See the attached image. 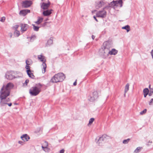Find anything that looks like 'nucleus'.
Masks as SVG:
<instances>
[{
	"instance_id": "nucleus-52",
	"label": "nucleus",
	"mask_w": 153,
	"mask_h": 153,
	"mask_svg": "<svg viewBox=\"0 0 153 153\" xmlns=\"http://www.w3.org/2000/svg\"><path fill=\"white\" fill-rule=\"evenodd\" d=\"M46 23H47V22H45L44 24H43V26H45L46 25Z\"/></svg>"
},
{
	"instance_id": "nucleus-34",
	"label": "nucleus",
	"mask_w": 153,
	"mask_h": 153,
	"mask_svg": "<svg viewBox=\"0 0 153 153\" xmlns=\"http://www.w3.org/2000/svg\"><path fill=\"white\" fill-rule=\"evenodd\" d=\"M94 118H91L89 120V123L88 125H91L92 123L93 122H94Z\"/></svg>"
},
{
	"instance_id": "nucleus-43",
	"label": "nucleus",
	"mask_w": 153,
	"mask_h": 153,
	"mask_svg": "<svg viewBox=\"0 0 153 153\" xmlns=\"http://www.w3.org/2000/svg\"><path fill=\"white\" fill-rule=\"evenodd\" d=\"M64 150L63 149L61 150L60 151V153H64Z\"/></svg>"
},
{
	"instance_id": "nucleus-16",
	"label": "nucleus",
	"mask_w": 153,
	"mask_h": 153,
	"mask_svg": "<svg viewBox=\"0 0 153 153\" xmlns=\"http://www.w3.org/2000/svg\"><path fill=\"white\" fill-rule=\"evenodd\" d=\"M30 10L27 9L23 10H21L20 11L19 14L22 16H25L27 13L30 12Z\"/></svg>"
},
{
	"instance_id": "nucleus-15",
	"label": "nucleus",
	"mask_w": 153,
	"mask_h": 153,
	"mask_svg": "<svg viewBox=\"0 0 153 153\" xmlns=\"http://www.w3.org/2000/svg\"><path fill=\"white\" fill-rule=\"evenodd\" d=\"M0 104L1 106H4L5 104H6L7 103V102L10 101V99L9 98L7 99L5 98L2 99V100L1 99H0Z\"/></svg>"
},
{
	"instance_id": "nucleus-17",
	"label": "nucleus",
	"mask_w": 153,
	"mask_h": 153,
	"mask_svg": "<svg viewBox=\"0 0 153 153\" xmlns=\"http://www.w3.org/2000/svg\"><path fill=\"white\" fill-rule=\"evenodd\" d=\"M21 138L24 141H27L30 139V137L26 134L23 135Z\"/></svg>"
},
{
	"instance_id": "nucleus-7",
	"label": "nucleus",
	"mask_w": 153,
	"mask_h": 153,
	"mask_svg": "<svg viewBox=\"0 0 153 153\" xmlns=\"http://www.w3.org/2000/svg\"><path fill=\"white\" fill-rule=\"evenodd\" d=\"M100 55L103 58H105L109 54V50L104 48H102L101 50Z\"/></svg>"
},
{
	"instance_id": "nucleus-47",
	"label": "nucleus",
	"mask_w": 153,
	"mask_h": 153,
	"mask_svg": "<svg viewBox=\"0 0 153 153\" xmlns=\"http://www.w3.org/2000/svg\"><path fill=\"white\" fill-rule=\"evenodd\" d=\"M18 143L22 145V144L23 143V142L22 141H19Z\"/></svg>"
},
{
	"instance_id": "nucleus-27",
	"label": "nucleus",
	"mask_w": 153,
	"mask_h": 153,
	"mask_svg": "<svg viewBox=\"0 0 153 153\" xmlns=\"http://www.w3.org/2000/svg\"><path fill=\"white\" fill-rule=\"evenodd\" d=\"M108 7V6H107ZM116 6L115 1H113L112 2H111L109 4V7H114Z\"/></svg>"
},
{
	"instance_id": "nucleus-38",
	"label": "nucleus",
	"mask_w": 153,
	"mask_h": 153,
	"mask_svg": "<svg viewBox=\"0 0 153 153\" xmlns=\"http://www.w3.org/2000/svg\"><path fill=\"white\" fill-rule=\"evenodd\" d=\"M153 103V99H152L149 102V105H150L151 104Z\"/></svg>"
},
{
	"instance_id": "nucleus-9",
	"label": "nucleus",
	"mask_w": 153,
	"mask_h": 153,
	"mask_svg": "<svg viewBox=\"0 0 153 153\" xmlns=\"http://www.w3.org/2000/svg\"><path fill=\"white\" fill-rule=\"evenodd\" d=\"M93 96H91L88 97V100L91 101L93 102L98 97L97 93V91H94L93 93Z\"/></svg>"
},
{
	"instance_id": "nucleus-29",
	"label": "nucleus",
	"mask_w": 153,
	"mask_h": 153,
	"mask_svg": "<svg viewBox=\"0 0 153 153\" xmlns=\"http://www.w3.org/2000/svg\"><path fill=\"white\" fill-rule=\"evenodd\" d=\"M129 84L127 83L126 85L125 88L124 92L126 93L127 91H128L129 89Z\"/></svg>"
},
{
	"instance_id": "nucleus-45",
	"label": "nucleus",
	"mask_w": 153,
	"mask_h": 153,
	"mask_svg": "<svg viewBox=\"0 0 153 153\" xmlns=\"http://www.w3.org/2000/svg\"><path fill=\"white\" fill-rule=\"evenodd\" d=\"M12 103H7L6 104L7 105L9 106H11L12 105Z\"/></svg>"
},
{
	"instance_id": "nucleus-31",
	"label": "nucleus",
	"mask_w": 153,
	"mask_h": 153,
	"mask_svg": "<svg viewBox=\"0 0 153 153\" xmlns=\"http://www.w3.org/2000/svg\"><path fill=\"white\" fill-rule=\"evenodd\" d=\"M14 35L17 37H18L20 35V32L19 31L17 30H15V31L14 32Z\"/></svg>"
},
{
	"instance_id": "nucleus-39",
	"label": "nucleus",
	"mask_w": 153,
	"mask_h": 153,
	"mask_svg": "<svg viewBox=\"0 0 153 153\" xmlns=\"http://www.w3.org/2000/svg\"><path fill=\"white\" fill-rule=\"evenodd\" d=\"M29 82V80L28 79H26V80H25V83L26 84V85L27 86V84Z\"/></svg>"
},
{
	"instance_id": "nucleus-56",
	"label": "nucleus",
	"mask_w": 153,
	"mask_h": 153,
	"mask_svg": "<svg viewBox=\"0 0 153 153\" xmlns=\"http://www.w3.org/2000/svg\"><path fill=\"white\" fill-rule=\"evenodd\" d=\"M45 149V150L46 151V152L47 151H48V150L49 149Z\"/></svg>"
},
{
	"instance_id": "nucleus-44",
	"label": "nucleus",
	"mask_w": 153,
	"mask_h": 153,
	"mask_svg": "<svg viewBox=\"0 0 153 153\" xmlns=\"http://www.w3.org/2000/svg\"><path fill=\"white\" fill-rule=\"evenodd\" d=\"M29 62V61L28 60H26V65H29V64L28 63Z\"/></svg>"
},
{
	"instance_id": "nucleus-53",
	"label": "nucleus",
	"mask_w": 153,
	"mask_h": 153,
	"mask_svg": "<svg viewBox=\"0 0 153 153\" xmlns=\"http://www.w3.org/2000/svg\"><path fill=\"white\" fill-rule=\"evenodd\" d=\"M151 92L153 93V89H151Z\"/></svg>"
},
{
	"instance_id": "nucleus-6",
	"label": "nucleus",
	"mask_w": 153,
	"mask_h": 153,
	"mask_svg": "<svg viewBox=\"0 0 153 153\" xmlns=\"http://www.w3.org/2000/svg\"><path fill=\"white\" fill-rule=\"evenodd\" d=\"M108 6H105L102 9V10L98 11L96 13L97 17L101 18L105 17L106 15L107 12L105 10V9Z\"/></svg>"
},
{
	"instance_id": "nucleus-18",
	"label": "nucleus",
	"mask_w": 153,
	"mask_h": 153,
	"mask_svg": "<svg viewBox=\"0 0 153 153\" xmlns=\"http://www.w3.org/2000/svg\"><path fill=\"white\" fill-rule=\"evenodd\" d=\"M52 10H46L43 12V14L45 16H47L50 15L51 13Z\"/></svg>"
},
{
	"instance_id": "nucleus-5",
	"label": "nucleus",
	"mask_w": 153,
	"mask_h": 153,
	"mask_svg": "<svg viewBox=\"0 0 153 153\" xmlns=\"http://www.w3.org/2000/svg\"><path fill=\"white\" fill-rule=\"evenodd\" d=\"M107 3L105 0H98L95 1V6L97 9H99L106 4Z\"/></svg>"
},
{
	"instance_id": "nucleus-46",
	"label": "nucleus",
	"mask_w": 153,
	"mask_h": 153,
	"mask_svg": "<svg viewBox=\"0 0 153 153\" xmlns=\"http://www.w3.org/2000/svg\"><path fill=\"white\" fill-rule=\"evenodd\" d=\"M76 81L77 80H76V81L74 83L73 85H76Z\"/></svg>"
},
{
	"instance_id": "nucleus-20",
	"label": "nucleus",
	"mask_w": 153,
	"mask_h": 153,
	"mask_svg": "<svg viewBox=\"0 0 153 153\" xmlns=\"http://www.w3.org/2000/svg\"><path fill=\"white\" fill-rule=\"evenodd\" d=\"M27 75L29 77L32 79H33L34 78V76L33 74L31 72L30 69L27 70Z\"/></svg>"
},
{
	"instance_id": "nucleus-22",
	"label": "nucleus",
	"mask_w": 153,
	"mask_h": 153,
	"mask_svg": "<svg viewBox=\"0 0 153 153\" xmlns=\"http://www.w3.org/2000/svg\"><path fill=\"white\" fill-rule=\"evenodd\" d=\"M53 39L52 37H51L50 39L48 41L47 43L46 44V46H50L53 44Z\"/></svg>"
},
{
	"instance_id": "nucleus-40",
	"label": "nucleus",
	"mask_w": 153,
	"mask_h": 153,
	"mask_svg": "<svg viewBox=\"0 0 153 153\" xmlns=\"http://www.w3.org/2000/svg\"><path fill=\"white\" fill-rule=\"evenodd\" d=\"M151 54L152 56V58L153 59V49L152 50L151 52Z\"/></svg>"
},
{
	"instance_id": "nucleus-23",
	"label": "nucleus",
	"mask_w": 153,
	"mask_h": 153,
	"mask_svg": "<svg viewBox=\"0 0 153 153\" xmlns=\"http://www.w3.org/2000/svg\"><path fill=\"white\" fill-rule=\"evenodd\" d=\"M14 74H16V76H15V78H18L20 77H21L22 76V74L19 72L16 71L15 72H14Z\"/></svg>"
},
{
	"instance_id": "nucleus-21",
	"label": "nucleus",
	"mask_w": 153,
	"mask_h": 153,
	"mask_svg": "<svg viewBox=\"0 0 153 153\" xmlns=\"http://www.w3.org/2000/svg\"><path fill=\"white\" fill-rule=\"evenodd\" d=\"M117 51L115 49H113L111 51H109V54L111 55H115L117 53Z\"/></svg>"
},
{
	"instance_id": "nucleus-50",
	"label": "nucleus",
	"mask_w": 153,
	"mask_h": 153,
	"mask_svg": "<svg viewBox=\"0 0 153 153\" xmlns=\"http://www.w3.org/2000/svg\"><path fill=\"white\" fill-rule=\"evenodd\" d=\"M95 37V36H94L93 35H92V38L93 39H94Z\"/></svg>"
},
{
	"instance_id": "nucleus-36",
	"label": "nucleus",
	"mask_w": 153,
	"mask_h": 153,
	"mask_svg": "<svg viewBox=\"0 0 153 153\" xmlns=\"http://www.w3.org/2000/svg\"><path fill=\"white\" fill-rule=\"evenodd\" d=\"M146 109H144L143 111L140 112V114L141 115H142L143 114L145 113L146 112Z\"/></svg>"
},
{
	"instance_id": "nucleus-28",
	"label": "nucleus",
	"mask_w": 153,
	"mask_h": 153,
	"mask_svg": "<svg viewBox=\"0 0 153 153\" xmlns=\"http://www.w3.org/2000/svg\"><path fill=\"white\" fill-rule=\"evenodd\" d=\"M142 149V148L140 147H137L134 151V153H138L140 152Z\"/></svg>"
},
{
	"instance_id": "nucleus-12",
	"label": "nucleus",
	"mask_w": 153,
	"mask_h": 153,
	"mask_svg": "<svg viewBox=\"0 0 153 153\" xmlns=\"http://www.w3.org/2000/svg\"><path fill=\"white\" fill-rule=\"evenodd\" d=\"M31 4V1H25L23 2L22 6L24 8H28L30 7Z\"/></svg>"
},
{
	"instance_id": "nucleus-14",
	"label": "nucleus",
	"mask_w": 153,
	"mask_h": 153,
	"mask_svg": "<svg viewBox=\"0 0 153 153\" xmlns=\"http://www.w3.org/2000/svg\"><path fill=\"white\" fill-rule=\"evenodd\" d=\"M50 3L48 2V3L43 2L41 5V8L44 10H46L49 7Z\"/></svg>"
},
{
	"instance_id": "nucleus-1",
	"label": "nucleus",
	"mask_w": 153,
	"mask_h": 153,
	"mask_svg": "<svg viewBox=\"0 0 153 153\" xmlns=\"http://www.w3.org/2000/svg\"><path fill=\"white\" fill-rule=\"evenodd\" d=\"M13 87V84L11 82L8 83L6 86L4 85L0 91V99L2 100L8 96L10 94V89Z\"/></svg>"
},
{
	"instance_id": "nucleus-8",
	"label": "nucleus",
	"mask_w": 153,
	"mask_h": 153,
	"mask_svg": "<svg viewBox=\"0 0 153 153\" xmlns=\"http://www.w3.org/2000/svg\"><path fill=\"white\" fill-rule=\"evenodd\" d=\"M14 73V72L12 71H10L7 72L5 75V78L9 80H12L15 78V76L13 75Z\"/></svg>"
},
{
	"instance_id": "nucleus-33",
	"label": "nucleus",
	"mask_w": 153,
	"mask_h": 153,
	"mask_svg": "<svg viewBox=\"0 0 153 153\" xmlns=\"http://www.w3.org/2000/svg\"><path fill=\"white\" fill-rule=\"evenodd\" d=\"M130 140V139L129 138L126 140H125L123 141V144H127L129 142Z\"/></svg>"
},
{
	"instance_id": "nucleus-55",
	"label": "nucleus",
	"mask_w": 153,
	"mask_h": 153,
	"mask_svg": "<svg viewBox=\"0 0 153 153\" xmlns=\"http://www.w3.org/2000/svg\"><path fill=\"white\" fill-rule=\"evenodd\" d=\"M38 129H39V131H38V132H39V131H40V128H39Z\"/></svg>"
},
{
	"instance_id": "nucleus-26",
	"label": "nucleus",
	"mask_w": 153,
	"mask_h": 153,
	"mask_svg": "<svg viewBox=\"0 0 153 153\" xmlns=\"http://www.w3.org/2000/svg\"><path fill=\"white\" fill-rule=\"evenodd\" d=\"M122 28L123 29L126 30L127 32L130 31V26L128 25H127L124 27H122Z\"/></svg>"
},
{
	"instance_id": "nucleus-51",
	"label": "nucleus",
	"mask_w": 153,
	"mask_h": 153,
	"mask_svg": "<svg viewBox=\"0 0 153 153\" xmlns=\"http://www.w3.org/2000/svg\"><path fill=\"white\" fill-rule=\"evenodd\" d=\"M152 93L151 92L150 93H149V94H148L149 95V96H150L152 95Z\"/></svg>"
},
{
	"instance_id": "nucleus-19",
	"label": "nucleus",
	"mask_w": 153,
	"mask_h": 153,
	"mask_svg": "<svg viewBox=\"0 0 153 153\" xmlns=\"http://www.w3.org/2000/svg\"><path fill=\"white\" fill-rule=\"evenodd\" d=\"M116 6V7L119 6L120 7H122L123 1L122 0H119L115 1Z\"/></svg>"
},
{
	"instance_id": "nucleus-57",
	"label": "nucleus",
	"mask_w": 153,
	"mask_h": 153,
	"mask_svg": "<svg viewBox=\"0 0 153 153\" xmlns=\"http://www.w3.org/2000/svg\"><path fill=\"white\" fill-rule=\"evenodd\" d=\"M150 87H151V85H149V88H150Z\"/></svg>"
},
{
	"instance_id": "nucleus-24",
	"label": "nucleus",
	"mask_w": 153,
	"mask_h": 153,
	"mask_svg": "<svg viewBox=\"0 0 153 153\" xmlns=\"http://www.w3.org/2000/svg\"><path fill=\"white\" fill-rule=\"evenodd\" d=\"M149 90L147 88H145L143 90V93L144 96L145 97H146L148 94Z\"/></svg>"
},
{
	"instance_id": "nucleus-4",
	"label": "nucleus",
	"mask_w": 153,
	"mask_h": 153,
	"mask_svg": "<svg viewBox=\"0 0 153 153\" xmlns=\"http://www.w3.org/2000/svg\"><path fill=\"white\" fill-rule=\"evenodd\" d=\"M37 58L38 60L43 62L42 65L44 71L42 70V73H44L46 71V69L47 67L45 63L46 59H45V56L42 55H40L38 56Z\"/></svg>"
},
{
	"instance_id": "nucleus-30",
	"label": "nucleus",
	"mask_w": 153,
	"mask_h": 153,
	"mask_svg": "<svg viewBox=\"0 0 153 153\" xmlns=\"http://www.w3.org/2000/svg\"><path fill=\"white\" fill-rule=\"evenodd\" d=\"M43 18H39L38 20L35 23L38 25L39 24L43 21Z\"/></svg>"
},
{
	"instance_id": "nucleus-42",
	"label": "nucleus",
	"mask_w": 153,
	"mask_h": 153,
	"mask_svg": "<svg viewBox=\"0 0 153 153\" xmlns=\"http://www.w3.org/2000/svg\"><path fill=\"white\" fill-rule=\"evenodd\" d=\"M25 68L27 70L30 69V67L28 66V65H26L25 67Z\"/></svg>"
},
{
	"instance_id": "nucleus-37",
	"label": "nucleus",
	"mask_w": 153,
	"mask_h": 153,
	"mask_svg": "<svg viewBox=\"0 0 153 153\" xmlns=\"http://www.w3.org/2000/svg\"><path fill=\"white\" fill-rule=\"evenodd\" d=\"M19 27V25H16L13 27V28H15V30H17Z\"/></svg>"
},
{
	"instance_id": "nucleus-49",
	"label": "nucleus",
	"mask_w": 153,
	"mask_h": 153,
	"mask_svg": "<svg viewBox=\"0 0 153 153\" xmlns=\"http://www.w3.org/2000/svg\"><path fill=\"white\" fill-rule=\"evenodd\" d=\"M10 36V38H11L12 36V34L11 33H9Z\"/></svg>"
},
{
	"instance_id": "nucleus-3",
	"label": "nucleus",
	"mask_w": 153,
	"mask_h": 153,
	"mask_svg": "<svg viewBox=\"0 0 153 153\" xmlns=\"http://www.w3.org/2000/svg\"><path fill=\"white\" fill-rule=\"evenodd\" d=\"M65 78V76L63 73H59L53 76L51 80V82L53 83L62 82Z\"/></svg>"
},
{
	"instance_id": "nucleus-58",
	"label": "nucleus",
	"mask_w": 153,
	"mask_h": 153,
	"mask_svg": "<svg viewBox=\"0 0 153 153\" xmlns=\"http://www.w3.org/2000/svg\"><path fill=\"white\" fill-rule=\"evenodd\" d=\"M48 20V19H46L45 20V21H47V20Z\"/></svg>"
},
{
	"instance_id": "nucleus-35",
	"label": "nucleus",
	"mask_w": 153,
	"mask_h": 153,
	"mask_svg": "<svg viewBox=\"0 0 153 153\" xmlns=\"http://www.w3.org/2000/svg\"><path fill=\"white\" fill-rule=\"evenodd\" d=\"M5 17H2L1 18V19H0V21L3 22H4L5 20Z\"/></svg>"
},
{
	"instance_id": "nucleus-2",
	"label": "nucleus",
	"mask_w": 153,
	"mask_h": 153,
	"mask_svg": "<svg viewBox=\"0 0 153 153\" xmlns=\"http://www.w3.org/2000/svg\"><path fill=\"white\" fill-rule=\"evenodd\" d=\"M43 85L40 83L36 84L29 90V93L31 96H36L41 92Z\"/></svg>"
},
{
	"instance_id": "nucleus-10",
	"label": "nucleus",
	"mask_w": 153,
	"mask_h": 153,
	"mask_svg": "<svg viewBox=\"0 0 153 153\" xmlns=\"http://www.w3.org/2000/svg\"><path fill=\"white\" fill-rule=\"evenodd\" d=\"M103 46L104 48L108 49L109 51L110 48L112 46L111 42L110 41H106L104 42Z\"/></svg>"
},
{
	"instance_id": "nucleus-48",
	"label": "nucleus",
	"mask_w": 153,
	"mask_h": 153,
	"mask_svg": "<svg viewBox=\"0 0 153 153\" xmlns=\"http://www.w3.org/2000/svg\"><path fill=\"white\" fill-rule=\"evenodd\" d=\"M94 19H95V20L97 21V22H98V20H97V19H96V18L95 16H94Z\"/></svg>"
},
{
	"instance_id": "nucleus-41",
	"label": "nucleus",
	"mask_w": 153,
	"mask_h": 153,
	"mask_svg": "<svg viewBox=\"0 0 153 153\" xmlns=\"http://www.w3.org/2000/svg\"><path fill=\"white\" fill-rule=\"evenodd\" d=\"M152 141H149L147 143V145H150L152 143Z\"/></svg>"
},
{
	"instance_id": "nucleus-32",
	"label": "nucleus",
	"mask_w": 153,
	"mask_h": 153,
	"mask_svg": "<svg viewBox=\"0 0 153 153\" xmlns=\"http://www.w3.org/2000/svg\"><path fill=\"white\" fill-rule=\"evenodd\" d=\"M33 28L34 30L36 31H38L39 30V27L35 26L33 24Z\"/></svg>"
},
{
	"instance_id": "nucleus-11",
	"label": "nucleus",
	"mask_w": 153,
	"mask_h": 153,
	"mask_svg": "<svg viewBox=\"0 0 153 153\" xmlns=\"http://www.w3.org/2000/svg\"><path fill=\"white\" fill-rule=\"evenodd\" d=\"M20 25L21 27V31L22 33L26 31L29 27L28 25L27 24L21 23Z\"/></svg>"
},
{
	"instance_id": "nucleus-13",
	"label": "nucleus",
	"mask_w": 153,
	"mask_h": 153,
	"mask_svg": "<svg viewBox=\"0 0 153 153\" xmlns=\"http://www.w3.org/2000/svg\"><path fill=\"white\" fill-rule=\"evenodd\" d=\"M108 137V136L106 134H103L101 137L99 138V139L98 140L97 143H98L99 145H100V144L101 143H102V141L104 140L105 138H106L107 139Z\"/></svg>"
},
{
	"instance_id": "nucleus-25",
	"label": "nucleus",
	"mask_w": 153,
	"mask_h": 153,
	"mask_svg": "<svg viewBox=\"0 0 153 153\" xmlns=\"http://www.w3.org/2000/svg\"><path fill=\"white\" fill-rule=\"evenodd\" d=\"M44 144H45L44 145L45 146H42V147L44 151H46L45 150V149H48V148L47 147V146H48V143L46 141H45L44 142Z\"/></svg>"
},
{
	"instance_id": "nucleus-59",
	"label": "nucleus",
	"mask_w": 153,
	"mask_h": 153,
	"mask_svg": "<svg viewBox=\"0 0 153 153\" xmlns=\"http://www.w3.org/2000/svg\"><path fill=\"white\" fill-rule=\"evenodd\" d=\"M25 83H24V84H23V85H25Z\"/></svg>"
},
{
	"instance_id": "nucleus-54",
	"label": "nucleus",
	"mask_w": 153,
	"mask_h": 153,
	"mask_svg": "<svg viewBox=\"0 0 153 153\" xmlns=\"http://www.w3.org/2000/svg\"><path fill=\"white\" fill-rule=\"evenodd\" d=\"M126 93H125L124 92V97H126Z\"/></svg>"
}]
</instances>
